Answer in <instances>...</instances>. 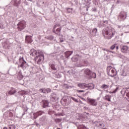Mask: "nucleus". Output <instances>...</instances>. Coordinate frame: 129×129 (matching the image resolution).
<instances>
[{"mask_svg":"<svg viewBox=\"0 0 129 129\" xmlns=\"http://www.w3.org/2000/svg\"><path fill=\"white\" fill-rule=\"evenodd\" d=\"M115 33V29L110 25L107 26L102 31V34L105 39H107V40H110L113 37H114Z\"/></svg>","mask_w":129,"mask_h":129,"instance_id":"obj_1","label":"nucleus"},{"mask_svg":"<svg viewBox=\"0 0 129 129\" xmlns=\"http://www.w3.org/2000/svg\"><path fill=\"white\" fill-rule=\"evenodd\" d=\"M30 54L32 57H35L34 60L38 64H41L42 61L44 60V55L40 50L31 49L30 51Z\"/></svg>","mask_w":129,"mask_h":129,"instance_id":"obj_2","label":"nucleus"},{"mask_svg":"<svg viewBox=\"0 0 129 129\" xmlns=\"http://www.w3.org/2000/svg\"><path fill=\"white\" fill-rule=\"evenodd\" d=\"M107 74L111 77H114V76H116L117 72L115 69L112 68L111 66H108L107 68Z\"/></svg>","mask_w":129,"mask_h":129,"instance_id":"obj_3","label":"nucleus"},{"mask_svg":"<svg viewBox=\"0 0 129 129\" xmlns=\"http://www.w3.org/2000/svg\"><path fill=\"white\" fill-rule=\"evenodd\" d=\"M41 105L43 108H47V112H48V114H50V110L51 109L49 107V101L47 100H42L41 102Z\"/></svg>","mask_w":129,"mask_h":129,"instance_id":"obj_4","label":"nucleus"},{"mask_svg":"<svg viewBox=\"0 0 129 129\" xmlns=\"http://www.w3.org/2000/svg\"><path fill=\"white\" fill-rule=\"evenodd\" d=\"M19 63L20 64L18 66V67H21L23 69H26L28 66V63L25 61L23 57L19 58Z\"/></svg>","mask_w":129,"mask_h":129,"instance_id":"obj_5","label":"nucleus"},{"mask_svg":"<svg viewBox=\"0 0 129 129\" xmlns=\"http://www.w3.org/2000/svg\"><path fill=\"white\" fill-rule=\"evenodd\" d=\"M18 31H23L26 28V21L23 20L19 22L17 24Z\"/></svg>","mask_w":129,"mask_h":129,"instance_id":"obj_6","label":"nucleus"},{"mask_svg":"<svg viewBox=\"0 0 129 129\" xmlns=\"http://www.w3.org/2000/svg\"><path fill=\"white\" fill-rule=\"evenodd\" d=\"M49 66L50 68H51L52 70H53L54 71L59 70V67H58V64H56L54 60H51L49 62Z\"/></svg>","mask_w":129,"mask_h":129,"instance_id":"obj_7","label":"nucleus"},{"mask_svg":"<svg viewBox=\"0 0 129 129\" xmlns=\"http://www.w3.org/2000/svg\"><path fill=\"white\" fill-rule=\"evenodd\" d=\"M120 93L123 97H124V96H127V100L129 102V89H122Z\"/></svg>","mask_w":129,"mask_h":129,"instance_id":"obj_8","label":"nucleus"},{"mask_svg":"<svg viewBox=\"0 0 129 129\" xmlns=\"http://www.w3.org/2000/svg\"><path fill=\"white\" fill-rule=\"evenodd\" d=\"M118 19L119 21H124V20L126 19V13L124 12H121L118 16Z\"/></svg>","mask_w":129,"mask_h":129,"instance_id":"obj_9","label":"nucleus"},{"mask_svg":"<svg viewBox=\"0 0 129 129\" xmlns=\"http://www.w3.org/2000/svg\"><path fill=\"white\" fill-rule=\"evenodd\" d=\"M87 100L89 103L91 104V105L93 106H96L97 105V102L95 99H93L91 98H87Z\"/></svg>","mask_w":129,"mask_h":129,"instance_id":"obj_10","label":"nucleus"},{"mask_svg":"<svg viewBox=\"0 0 129 129\" xmlns=\"http://www.w3.org/2000/svg\"><path fill=\"white\" fill-rule=\"evenodd\" d=\"M108 26H109V25H108V21H104L103 23H99L97 27L98 28H106V27Z\"/></svg>","mask_w":129,"mask_h":129,"instance_id":"obj_11","label":"nucleus"},{"mask_svg":"<svg viewBox=\"0 0 129 129\" xmlns=\"http://www.w3.org/2000/svg\"><path fill=\"white\" fill-rule=\"evenodd\" d=\"M61 103L62 105H63L64 106H67V105H69L70 103H71V100L68 101L67 99L65 98H63L61 99Z\"/></svg>","mask_w":129,"mask_h":129,"instance_id":"obj_12","label":"nucleus"},{"mask_svg":"<svg viewBox=\"0 0 129 129\" xmlns=\"http://www.w3.org/2000/svg\"><path fill=\"white\" fill-rule=\"evenodd\" d=\"M26 43L27 44H31L32 42H33V39H32V37L30 36L26 35L25 38Z\"/></svg>","mask_w":129,"mask_h":129,"instance_id":"obj_13","label":"nucleus"},{"mask_svg":"<svg viewBox=\"0 0 129 129\" xmlns=\"http://www.w3.org/2000/svg\"><path fill=\"white\" fill-rule=\"evenodd\" d=\"M39 91L40 92H42L43 93H50V92H51V90L50 88L40 89L39 90Z\"/></svg>","mask_w":129,"mask_h":129,"instance_id":"obj_14","label":"nucleus"},{"mask_svg":"<svg viewBox=\"0 0 129 129\" xmlns=\"http://www.w3.org/2000/svg\"><path fill=\"white\" fill-rule=\"evenodd\" d=\"M94 84L91 83V84H87L86 85V90H87V89H89V90H92V89H94Z\"/></svg>","mask_w":129,"mask_h":129,"instance_id":"obj_15","label":"nucleus"},{"mask_svg":"<svg viewBox=\"0 0 129 129\" xmlns=\"http://www.w3.org/2000/svg\"><path fill=\"white\" fill-rule=\"evenodd\" d=\"M73 54V51H67L64 52L65 57L69 58Z\"/></svg>","mask_w":129,"mask_h":129,"instance_id":"obj_16","label":"nucleus"},{"mask_svg":"<svg viewBox=\"0 0 129 129\" xmlns=\"http://www.w3.org/2000/svg\"><path fill=\"white\" fill-rule=\"evenodd\" d=\"M17 92V90L14 88H11L10 91L8 92V94L10 95H13Z\"/></svg>","mask_w":129,"mask_h":129,"instance_id":"obj_17","label":"nucleus"},{"mask_svg":"<svg viewBox=\"0 0 129 129\" xmlns=\"http://www.w3.org/2000/svg\"><path fill=\"white\" fill-rule=\"evenodd\" d=\"M3 46L4 49H9L10 48V43L8 41H5L3 43Z\"/></svg>","mask_w":129,"mask_h":129,"instance_id":"obj_18","label":"nucleus"},{"mask_svg":"<svg viewBox=\"0 0 129 129\" xmlns=\"http://www.w3.org/2000/svg\"><path fill=\"white\" fill-rule=\"evenodd\" d=\"M121 51L122 53H127V51H128V47L126 46H123L121 48Z\"/></svg>","mask_w":129,"mask_h":129,"instance_id":"obj_19","label":"nucleus"},{"mask_svg":"<svg viewBox=\"0 0 129 129\" xmlns=\"http://www.w3.org/2000/svg\"><path fill=\"white\" fill-rule=\"evenodd\" d=\"M78 67H84L86 66H88V61L87 60H84L83 61V63H80V64H78Z\"/></svg>","mask_w":129,"mask_h":129,"instance_id":"obj_20","label":"nucleus"},{"mask_svg":"<svg viewBox=\"0 0 129 129\" xmlns=\"http://www.w3.org/2000/svg\"><path fill=\"white\" fill-rule=\"evenodd\" d=\"M92 71L90 70L89 69H86L84 70V73L86 75H88V76H90L91 75Z\"/></svg>","mask_w":129,"mask_h":129,"instance_id":"obj_21","label":"nucleus"},{"mask_svg":"<svg viewBox=\"0 0 129 129\" xmlns=\"http://www.w3.org/2000/svg\"><path fill=\"white\" fill-rule=\"evenodd\" d=\"M86 83H82L78 84V87L81 88V89H86Z\"/></svg>","mask_w":129,"mask_h":129,"instance_id":"obj_22","label":"nucleus"},{"mask_svg":"<svg viewBox=\"0 0 129 129\" xmlns=\"http://www.w3.org/2000/svg\"><path fill=\"white\" fill-rule=\"evenodd\" d=\"M96 125L97 127H104V126H105V124H104V123L99 122H96Z\"/></svg>","mask_w":129,"mask_h":129,"instance_id":"obj_23","label":"nucleus"},{"mask_svg":"<svg viewBox=\"0 0 129 129\" xmlns=\"http://www.w3.org/2000/svg\"><path fill=\"white\" fill-rule=\"evenodd\" d=\"M4 79H6V75L0 73V82H2Z\"/></svg>","mask_w":129,"mask_h":129,"instance_id":"obj_24","label":"nucleus"},{"mask_svg":"<svg viewBox=\"0 0 129 129\" xmlns=\"http://www.w3.org/2000/svg\"><path fill=\"white\" fill-rule=\"evenodd\" d=\"M79 57H78V56H74L73 57H72V60L73 61V62H77V61H78V59H79Z\"/></svg>","mask_w":129,"mask_h":129,"instance_id":"obj_25","label":"nucleus"},{"mask_svg":"<svg viewBox=\"0 0 129 129\" xmlns=\"http://www.w3.org/2000/svg\"><path fill=\"white\" fill-rule=\"evenodd\" d=\"M61 27H58L56 29V30H55V34H56V35H60V33H61Z\"/></svg>","mask_w":129,"mask_h":129,"instance_id":"obj_26","label":"nucleus"},{"mask_svg":"<svg viewBox=\"0 0 129 129\" xmlns=\"http://www.w3.org/2000/svg\"><path fill=\"white\" fill-rule=\"evenodd\" d=\"M101 88H102V89H108V88H109V85L103 84L101 86Z\"/></svg>","mask_w":129,"mask_h":129,"instance_id":"obj_27","label":"nucleus"},{"mask_svg":"<svg viewBox=\"0 0 129 129\" xmlns=\"http://www.w3.org/2000/svg\"><path fill=\"white\" fill-rule=\"evenodd\" d=\"M111 96L110 95H107L105 97V100H107L108 101H111Z\"/></svg>","mask_w":129,"mask_h":129,"instance_id":"obj_28","label":"nucleus"},{"mask_svg":"<svg viewBox=\"0 0 129 129\" xmlns=\"http://www.w3.org/2000/svg\"><path fill=\"white\" fill-rule=\"evenodd\" d=\"M45 38L47 39V40H49V41H52V40L54 39V36L52 35H49L45 37Z\"/></svg>","mask_w":129,"mask_h":129,"instance_id":"obj_29","label":"nucleus"},{"mask_svg":"<svg viewBox=\"0 0 129 129\" xmlns=\"http://www.w3.org/2000/svg\"><path fill=\"white\" fill-rule=\"evenodd\" d=\"M78 129H88V128L85 126L84 125H80L78 127Z\"/></svg>","mask_w":129,"mask_h":129,"instance_id":"obj_30","label":"nucleus"},{"mask_svg":"<svg viewBox=\"0 0 129 129\" xmlns=\"http://www.w3.org/2000/svg\"><path fill=\"white\" fill-rule=\"evenodd\" d=\"M8 129H16V125H15V124L9 125Z\"/></svg>","mask_w":129,"mask_h":129,"instance_id":"obj_31","label":"nucleus"},{"mask_svg":"<svg viewBox=\"0 0 129 129\" xmlns=\"http://www.w3.org/2000/svg\"><path fill=\"white\" fill-rule=\"evenodd\" d=\"M89 76L92 78H96V74L92 72L91 75Z\"/></svg>","mask_w":129,"mask_h":129,"instance_id":"obj_32","label":"nucleus"},{"mask_svg":"<svg viewBox=\"0 0 129 129\" xmlns=\"http://www.w3.org/2000/svg\"><path fill=\"white\" fill-rule=\"evenodd\" d=\"M59 24H56L55 25H54V26L53 27V29L52 30V32L53 33H56V28L59 27Z\"/></svg>","mask_w":129,"mask_h":129,"instance_id":"obj_33","label":"nucleus"},{"mask_svg":"<svg viewBox=\"0 0 129 129\" xmlns=\"http://www.w3.org/2000/svg\"><path fill=\"white\" fill-rule=\"evenodd\" d=\"M73 11V9L72 8H68L67 9V12L68 14H72V12Z\"/></svg>","mask_w":129,"mask_h":129,"instance_id":"obj_34","label":"nucleus"},{"mask_svg":"<svg viewBox=\"0 0 129 129\" xmlns=\"http://www.w3.org/2000/svg\"><path fill=\"white\" fill-rule=\"evenodd\" d=\"M121 76H123V77L126 76V73H125L124 71L122 70V72H121Z\"/></svg>","mask_w":129,"mask_h":129,"instance_id":"obj_35","label":"nucleus"},{"mask_svg":"<svg viewBox=\"0 0 129 129\" xmlns=\"http://www.w3.org/2000/svg\"><path fill=\"white\" fill-rule=\"evenodd\" d=\"M38 116H39V115L38 114L37 112L33 113V118L34 119H36V118H37V117H38Z\"/></svg>","mask_w":129,"mask_h":129,"instance_id":"obj_36","label":"nucleus"},{"mask_svg":"<svg viewBox=\"0 0 129 129\" xmlns=\"http://www.w3.org/2000/svg\"><path fill=\"white\" fill-rule=\"evenodd\" d=\"M92 33L94 34V35H96V33H97V29H93L92 30Z\"/></svg>","mask_w":129,"mask_h":129,"instance_id":"obj_37","label":"nucleus"},{"mask_svg":"<svg viewBox=\"0 0 129 129\" xmlns=\"http://www.w3.org/2000/svg\"><path fill=\"white\" fill-rule=\"evenodd\" d=\"M61 121H62V119L60 118H57L55 119V122H56V123H59V122H61Z\"/></svg>","mask_w":129,"mask_h":129,"instance_id":"obj_38","label":"nucleus"},{"mask_svg":"<svg viewBox=\"0 0 129 129\" xmlns=\"http://www.w3.org/2000/svg\"><path fill=\"white\" fill-rule=\"evenodd\" d=\"M116 46V44H114L110 47V50H114Z\"/></svg>","mask_w":129,"mask_h":129,"instance_id":"obj_39","label":"nucleus"},{"mask_svg":"<svg viewBox=\"0 0 129 129\" xmlns=\"http://www.w3.org/2000/svg\"><path fill=\"white\" fill-rule=\"evenodd\" d=\"M38 114V116H40V115H42V114H43V113H44V111H39L38 112H37Z\"/></svg>","mask_w":129,"mask_h":129,"instance_id":"obj_40","label":"nucleus"},{"mask_svg":"<svg viewBox=\"0 0 129 129\" xmlns=\"http://www.w3.org/2000/svg\"><path fill=\"white\" fill-rule=\"evenodd\" d=\"M71 99H72V100L75 101V102H78V100L73 97H71Z\"/></svg>","mask_w":129,"mask_h":129,"instance_id":"obj_41","label":"nucleus"},{"mask_svg":"<svg viewBox=\"0 0 129 129\" xmlns=\"http://www.w3.org/2000/svg\"><path fill=\"white\" fill-rule=\"evenodd\" d=\"M13 114L11 112H8V116H9V117H12Z\"/></svg>","mask_w":129,"mask_h":129,"instance_id":"obj_42","label":"nucleus"},{"mask_svg":"<svg viewBox=\"0 0 129 129\" xmlns=\"http://www.w3.org/2000/svg\"><path fill=\"white\" fill-rule=\"evenodd\" d=\"M118 29H120V30H124V26L118 25Z\"/></svg>","mask_w":129,"mask_h":129,"instance_id":"obj_43","label":"nucleus"},{"mask_svg":"<svg viewBox=\"0 0 129 129\" xmlns=\"http://www.w3.org/2000/svg\"><path fill=\"white\" fill-rule=\"evenodd\" d=\"M124 30H127V31H128V30H129V25H124Z\"/></svg>","mask_w":129,"mask_h":129,"instance_id":"obj_44","label":"nucleus"},{"mask_svg":"<svg viewBox=\"0 0 129 129\" xmlns=\"http://www.w3.org/2000/svg\"><path fill=\"white\" fill-rule=\"evenodd\" d=\"M45 119H46V117L43 116L41 118H40V121H44V120H45Z\"/></svg>","mask_w":129,"mask_h":129,"instance_id":"obj_45","label":"nucleus"},{"mask_svg":"<svg viewBox=\"0 0 129 129\" xmlns=\"http://www.w3.org/2000/svg\"><path fill=\"white\" fill-rule=\"evenodd\" d=\"M51 57H55L56 56V52H53L50 54Z\"/></svg>","mask_w":129,"mask_h":129,"instance_id":"obj_46","label":"nucleus"},{"mask_svg":"<svg viewBox=\"0 0 129 129\" xmlns=\"http://www.w3.org/2000/svg\"><path fill=\"white\" fill-rule=\"evenodd\" d=\"M92 12H97V10L95 7H93L92 9Z\"/></svg>","mask_w":129,"mask_h":129,"instance_id":"obj_47","label":"nucleus"},{"mask_svg":"<svg viewBox=\"0 0 129 129\" xmlns=\"http://www.w3.org/2000/svg\"><path fill=\"white\" fill-rule=\"evenodd\" d=\"M77 91V92H78V93H81V92H84V90H78Z\"/></svg>","mask_w":129,"mask_h":129,"instance_id":"obj_48","label":"nucleus"},{"mask_svg":"<svg viewBox=\"0 0 129 129\" xmlns=\"http://www.w3.org/2000/svg\"><path fill=\"white\" fill-rule=\"evenodd\" d=\"M106 52H107V53H112V51L106 49L105 50Z\"/></svg>","mask_w":129,"mask_h":129,"instance_id":"obj_49","label":"nucleus"},{"mask_svg":"<svg viewBox=\"0 0 129 129\" xmlns=\"http://www.w3.org/2000/svg\"><path fill=\"white\" fill-rule=\"evenodd\" d=\"M117 90H118V87L116 88V89L113 91V93H115Z\"/></svg>","mask_w":129,"mask_h":129,"instance_id":"obj_50","label":"nucleus"},{"mask_svg":"<svg viewBox=\"0 0 129 129\" xmlns=\"http://www.w3.org/2000/svg\"><path fill=\"white\" fill-rule=\"evenodd\" d=\"M84 109L85 110H88V107H86V106L84 107Z\"/></svg>","mask_w":129,"mask_h":129,"instance_id":"obj_51","label":"nucleus"},{"mask_svg":"<svg viewBox=\"0 0 129 129\" xmlns=\"http://www.w3.org/2000/svg\"><path fill=\"white\" fill-rule=\"evenodd\" d=\"M34 123L37 125V126H39L40 125V124L39 123H37L36 121L34 122Z\"/></svg>","mask_w":129,"mask_h":129,"instance_id":"obj_52","label":"nucleus"},{"mask_svg":"<svg viewBox=\"0 0 129 129\" xmlns=\"http://www.w3.org/2000/svg\"><path fill=\"white\" fill-rule=\"evenodd\" d=\"M115 48H116V50H118V46H117V44H116V46Z\"/></svg>","mask_w":129,"mask_h":129,"instance_id":"obj_53","label":"nucleus"},{"mask_svg":"<svg viewBox=\"0 0 129 129\" xmlns=\"http://www.w3.org/2000/svg\"><path fill=\"white\" fill-rule=\"evenodd\" d=\"M95 3H98V0H94Z\"/></svg>","mask_w":129,"mask_h":129,"instance_id":"obj_54","label":"nucleus"},{"mask_svg":"<svg viewBox=\"0 0 129 129\" xmlns=\"http://www.w3.org/2000/svg\"><path fill=\"white\" fill-rule=\"evenodd\" d=\"M64 41L63 40V39H60V42H63Z\"/></svg>","mask_w":129,"mask_h":129,"instance_id":"obj_55","label":"nucleus"},{"mask_svg":"<svg viewBox=\"0 0 129 129\" xmlns=\"http://www.w3.org/2000/svg\"><path fill=\"white\" fill-rule=\"evenodd\" d=\"M103 51H106V48H103Z\"/></svg>","mask_w":129,"mask_h":129,"instance_id":"obj_56","label":"nucleus"},{"mask_svg":"<svg viewBox=\"0 0 129 129\" xmlns=\"http://www.w3.org/2000/svg\"><path fill=\"white\" fill-rule=\"evenodd\" d=\"M22 93H23V94H26V93L24 91H23Z\"/></svg>","mask_w":129,"mask_h":129,"instance_id":"obj_57","label":"nucleus"},{"mask_svg":"<svg viewBox=\"0 0 129 129\" xmlns=\"http://www.w3.org/2000/svg\"><path fill=\"white\" fill-rule=\"evenodd\" d=\"M3 129H8V128L7 127H4Z\"/></svg>","mask_w":129,"mask_h":129,"instance_id":"obj_58","label":"nucleus"},{"mask_svg":"<svg viewBox=\"0 0 129 129\" xmlns=\"http://www.w3.org/2000/svg\"><path fill=\"white\" fill-rule=\"evenodd\" d=\"M86 11H87V12H88V8H86Z\"/></svg>","mask_w":129,"mask_h":129,"instance_id":"obj_59","label":"nucleus"},{"mask_svg":"<svg viewBox=\"0 0 129 129\" xmlns=\"http://www.w3.org/2000/svg\"><path fill=\"white\" fill-rule=\"evenodd\" d=\"M88 93H89V92H87V94H88Z\"/></svg>","mask_w":129,"mask_h":129,"instance_id":"obj_60","label":"nucleus"},{"mask_svg":"<svg viewBox=\"0 0 129 129\" xmlns=\"http://www.w3.org/2000/svg\"><path fill=\"white\" fill-rule=\"evenodd\" d=\"M42 4L43 5H44L45 4V2H43Z\"/></svg>","mask_w":129,"mask_h":129,"instance_id":"obj_61","label":"nucleus"},{"mask_svg":"<svg viewBox=\"0 0 129 129\" xmlns=\"http://www.w3.org/2000/svg\"><path fill=\"white\" fill-rule=\"evenodd\" d=\"M86 113V114H88H88H89V113Z\"/></svg>","mask_w":129,"mask_h":129,"instance_id":"obj_62","label":"nucleus"},{"mask_svg":"<svg viewBox=\"0 0 129 129\" xmlns=\"http://www.w3.org/2000/svg\"><path fill=\"white\" fill-rule=\"evenodd\" d=\"M98 90H99V91H101V90H98Z\"/></svg>","mask_w":129,"mask_h":129,"instance_id":"obj_63","label":"nucleus"}]
</instances>
